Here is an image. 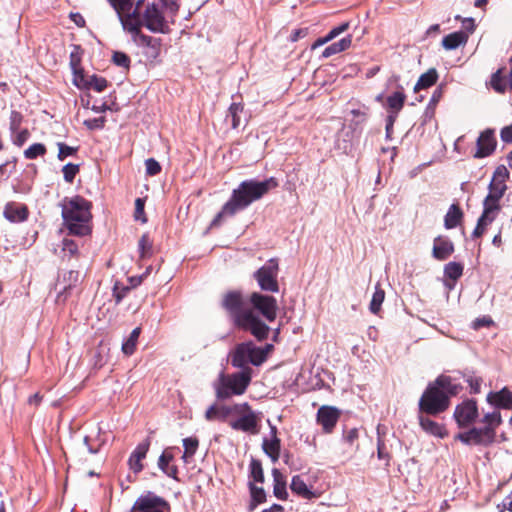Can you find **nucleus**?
Listing matches in <instances>:
<instances>
[{"instance_id":"ea45409f","label":"nucleus","mask_w":512,"mask_h":512,"mask_svg":"<svg viewBox=\"0 0 512 512\" xmlns=\"http://www.w3.org/2000/svg\"><path fill=\"white\" fill-rule=\"evenodd\" d=\"M140 259L150 258L153 255V241L147 233L143 234L138 241Z\"/></svg>"},{"instance_id":"a211bd4d","label":"nucleus","mask_w":512,"mask_h":512,"mask_svg":"<svg viewBox=\"0 0 512 512\" xmlns=\"http://www.w3.org/2000/svg\"><path fill=\"white\" fill-rule=\"evenodd\" d=\"M140 5L141 1L139 0L136 8L132 12L128 11L122 14V16H119L124 29L133 35L139 34L141 32V27L143 26V17L141 18L139 12Z\"/></svg>"},{"instance_id":"72a5a7b5","label":"nucleus","mask_w":512,"mask_h":512,"mask_svg":"<svg viewBox=\"0 0 512 512\" xmlns=\"http://www.w3.org/2000/svg\"><path fill=\"white\" fill-rule=\"evenodd\" d=\"M438 72L435 68H430L425 73L421 74L417 83L414 86V92H418L422 89H427L433 86L438 80Z\"/></svg>"},{"instance_id":"f704fd0d","label":"nucleus","mask_w":512,"mask_h":512,"mask_svg":"<svg viewBox=\"0 0 512 512\" xmlns=\"http://www.w3.org/2000/svg\"><path fill=\"white\" fill-rule=\"evenodd\" d=\"M232 413L231 408L227 406L211 405L205 413V418L208 421L222 420L224 421Z\"/></svg>"},{"instance_id":"4be33fe9","label":"nucleus","mask_w":512,"mask_h":512,"mask_svg":"<svg viewBox=\"0 0 512 512\" xmlns=\"http://www.w3.org/2000/svg\"><path fill=\"white\" fill-rule=\"evenodd\" d=\"M272 438H264L262 442V449L264 453L271 459L273 463H276L280 457L281 451V440L277 436V428L271 427Z\"/></svg>"},{"instance_id":"e433bc0d","label":"nucleus","mask_w":512,"mask_h":512,"mask_svg":"<svg viewBox=\"0 0 512 512\" xmlns=\"http://www.w3.org/2000/svg\"><path fill=\"white\" fill-rule=\"evenodd\" d=\"M63 258L67 260L78 259L80 257L79 245L76 241L64 238L62 240Z\"/></svg>"},{"instance_id":"338daca9","label":"nucleus","mask_w":512,"mask_h":512,"mask_svg":"<svg viewBox=\"0 0 512 512\" xmlns=\"http://www.w3.org/2000/svg\"><path fill=\"white\" fill-rule=\"evenodd\" d=\"M500 137L503 142L512 143V124L501 129Z\"/></svg>"},{"instance_id":"f03ea898","label":"nucleus","mask_w":512,"mask_h":512,"mask_svg":"<svg viewBox=\"0 0 512 512\" xmlns=\"http://www.w3.org/2000/svg\"><path fill=\"white\" fill-rule=\"evenodd\" d=\"M278 181L274 177L264 181L245 180L232 191L230 199L223 205L220 212L212 220V226L220 225L224 217L234 216L238 211L244 210L250 204L260 200L270 190L278 187Z\"/></svg>"},{"instance_id":"6e6552de","label":"nucleus","mask_w":512,"mask_h":512,"mask_svg":"<svg viewBox=\"0 0 512 512\" xmlns=\"http://www.w3.org/2000/svg\"><path fill=\"white\" fill-rule=\"evenodd\" d=\"M170 504L162 497L147 492L134 502L130 512H170Z\"/></svg>"},{"instance_id":"58836bf2","label":"nucleus","mask_w":512,"mask_h":512,"mask_svg":"<svg viewBox=\"0 0 512 512\" xmlns=\"http://www.w3.org/2000/svg\"><path fill=\"white\" fill-rule=\"evenodd\" d=\"M249 478L251 482L263 483L264 482V470L260 460L252 458L249 465Z\"/></svg>"},{"instance_id":"f257e3e1","label":"nucleus","mask_w":512,"mask_h":512,"mask_svg":"<svg viewBox=\"0 0 512 512\" xmlns=\"http://www.w3.org/2000/svg\"><path fill=\"white\" fill-rule=\"evenodd\" d=\"M221 307L226 311L235 328L249 332L258 341L268 338L270 328L255 311L272 322L276 319L278 310L277 301L273 296L253 292L247 298L240 290L224 293Z\"/></svg>"},{"instance_id":"a878e982","label":"nucleus","mask_w":512,"mask_h":512,"mask_svg":"<svg viewBox=\"0 0 512 512\" xmlns=\"http://www.w3.org/2000/svg\"><path fill=\"white\" fill-rule=\"evenodd\" d=\"M290 489L294 494L303 499L311 500L318 497V494L308 487L300 475H295L292 477Z\"/></svg>"},{"instance_id":"680f3d73","label":"nucleus","mask_w":512,"mask_h":512,"mask_svg":"<svg viewBox=\"0 0 512 512\" xmlns=\"http://www.w3.org/2000/svg\"><path fill=\"white\" fill-rule=\"evenodd\" d=\"M349 26H350L349 22H343L339 26H336V27L332 28L329 31V33L326 35V39H329V41L333 40L334 38H336L340 34H342L345 31H347L349 29Z\"/></svg>"},{"instance_id":"a19ab883","label":"nucleus","mask_w":512,"mask_h":512,"mask_svg":"<svg viewBox=\"0 0 512 512\" xmlns=\"http://www.w3.org/2000/svg\"><path fill=\"white\" fill-rule=\"evenodd\" d=\"M481 422L485 424L483 429H488L489 431L496 433V428L502 423L501 413L499 411L487 413L481 419Z\"/></svg>"},{"instance_id":"f8f14e48","label":"nucleus","mask_w":512,"mask_h":512,"mask_svg":"<svg viewBox=\"0 0 512 512\" xmlns=\"http://www.w3.org/2000/svg\"><path fill=\"white\" fill-rule=\"evenodd\" d=\"M497 147V138L495 130L487 128L482 131L476 141V151L473 157L476 159H482L491 156Z\"/></svg>"},{"instance_id":"c85d7f7f","label":"nucleus","mask_w":512,"mask_h":512,"mask_svg":"<svg viewBox=\"0 0 512 512\" xmlns=\"http://www.w3.org/2000/svg\"><path fill=\"white\" fill-rule=\"evenodd\" d=\"M422 414L423 413L419 414L418 419H419V424H420L421 428L425 432H427L433 436L440 437V438H443L447 435V432H446L444 426H442L441 424L435 422L434 420H432L429 417L424 416Z\"/></svg>"},{"instance_id":"5701e85b","label":"nucleus","mask_w":512,"mask_h":512,"mask_svg":"<svg viewBox=\"0 0 512 512\" xmlns=\"http://www.w3.org/2000/svg\"><path fill=\"white\" fill-rule=\"evenodd\" d=\"M454 253V244L450 239L438 236L434 239L432 255L439 261L448 259Z\"/></svg>"},{"instance_id":"aec40b11","label":"nucleus","mask_w":512,"mask_h":512,"mask_svg":"<svg viewBox=\"0 0 512 512\" xmlns=\"http://www.w3.org/2000/svg\"><path fill=\"white\" fill-rule=\"evenodd\" d=\"M250 358L249 344L247 342L240 343L236 345L231 353V365L241 369V371L252 370L249 367V364H251Z\"/></svg>"},{"instance_id":"2f4dec72","label":"nucleus","mask_w":512,"mask_h":512,"mask_svg":"<svg viewBox=\"0 0 512 512\" xmlns=\"http://www.w3.org/2000/svg\"><path fill=\"white\" fill-rule=\"evenodd\" d=\"M406 101V95L403 91H396L387 97L388 115L398 117L399 112L403 109Z\"/></svg>"},{"instance_id":"0e129e2a","label":"nucleus","mask_w":512,"mask_h":512,"mask_svg":"<svg viewBox=\"0 0 512 512\" xmlns=\"http://www.w3.org/2000/svg\"><path fill=\"white\" fill-rule=\"evenodd\" d=\"M467 383L470 387V392L477 394L480 392L482 379L478 377H469L467 379Z\"/></svg>"},{"instance_id":"bb28decb","label":"nucleus","mask_w":512,"mask_h":512,"mask_svg":"<svg viewBox=\"0 0 512 512\" xmlns=\"http://www.w3.org/2000/svg\"><path fill=\"white\" fill-rule=\"evenodd\" d=\"M272 477H273V494L279 500H287L288 492H287V481L286 477L283 473L277 469H272Z\"/></svg>"},{"instance_id":"c756f323","label":"nucleus","mask_w":512,"mask_h":512,"mask_svg":"<svg viewBox=\"0 0 512 512\" xmlns=\"http://www.w3.org/2000/svg\"><path fill=\"white\" fill-rule=\"evenodd\" d=\"M75 74H76L75 84L78 87L83 86V87H87V88H92L93 90H95L97 92H102L108 86V81L103 77H99L97 75H92L88 81H86L85 83H82L83 75L80 74L78 76V72L76 70H75Z\"/></svg>"},{"instance_id":"7ed1b4c3","label":"nucleus","mask_w":512,"mask_h":512,"mask_svg":"<svg viewBox=\"0 0 512 512\" xmlns=\"http://www.w3.org/2000/svg\"><path fill=\"white\" fill-rule=\"evenodd\" d=\"M462 386L455 383L450 376L440 375L429 383L419 399V412L437 416L450 406V398L456 396Z\"/></svg>"},{"instance_id":"2eb2a0df","label":"nucleus","mask_w":512,"mask_h":512,"mask_svg":"<svg viewBox=\"0 0 512 512\" xmlns=\"http://www.w3.org/2000/svg\"><path fill=\"white\" fill-rule=\"evenodd\" d=\"M500 210V208L483 203V212L477 221L475 229L472 232V237H481L486 232L488 226H490L496 219Z\"/></svg>"},{"instance_id":"6ab92c4d","label":"nucleus","mask_w":512,"mask_h":512,"mask_svg":"<svg viewBox=\"0 0 512 512\" xmlns=\"http://www.w3.org/2000/svg\"><path fill=\"white\" fill-rule=\"evenodd\" d=\"M3 215L12 223H21L28 219L29 209L26 204L8 202L4 207Z\"/></svg>"},{"instance_id":"3c124183","label":"nucleus","mask_w":512,"mask_h":512,"mask_svg":"<svg viewBox=\"0 0 512 512\" xmlns=\"http://www.w3.org/2000/svg\"><path fill=\"white\" fill-rule=\"evenodd\" d=\"M111 6L115 9L118 16L128 12L132 8V0H109Z\"/></svg>"},{"instance_id":"c9c22d12","label":"nucleus","mask_w":512,"mask_h":512,"mask_svg":"<svg viewBox=\"0 0 512 512\" xmlns=\"http://www.w3.org/2000/svg\"><path fill=\"white\" fill-rule=\"evenodd\" d=\"M182 442L184 447V453L181 458L185 463H188L198 450L199 439L197 437H187L184 438Z\"/></svg>"},{"instance_id":"4c0bfd02","label":"nucleus","mask_w":512,"mask_h":512,"mask_svg":"<svg viewBox=\"0 0 512 512\" xmlns=\"http://www.w3.org/2000/svg\"><path fill=\"white\" fill-rule=\"evenodd\" d=\"M385 299V291L381 288L380 283L375 285V291L369 304L371 313L377 315L381 310V305Z\"/></svg>"},{"instance_id":"423d86ee","label":"nucleus","mask_w":512,"mask_h":512,"mask_svg":"<svg viewBox=\"0 0 512 512\" xmlns=\"http://www.w3.org/2000/svg\"><path fill=\"white\" fill-rule=\"evenodd\" d=\"M509 177L510 173L505 165H499L495 168L492 179L488 185V194L483 201L484 204L501 209L500 200L508 189L506 183Z\"/></svg>"},{"instance_id":"0eeeda50","label":"nucleus","mask_w":512,"mask_h":512,"mask_svg":"<svg viewBox=\"0 0 512 512\" xmlns=\"http://www.w3.org/2000/svg\"><path fill=\"white\" fill-rule=\"evenodd\" d=\"M279 265L277 259H270L265 265L254 273V278L263 291L276 293L279 291L278 284Z\"/></svg>"},{"instance_id":"8fccbe9b","label":"nucleus","mask_w":512,"mask_h":512,"mask_svg":"<svg viewBox=\"0 0 512 512\" xmlns=\"http://www.w3.org/2000/svg\"><path fill=\"white\" fill-rule=\"evenodd\" d=\"M57 146H58L57 158L60 161H64L69 156L76 155L79 150V147H71L63 142L57 143Z\"/></svg>"},{"instance_id":"ddd939ff","label":"nucleus","mask_w":512,"mask_h":512,"mask_svg":"<svg viewBox=\"0 0 512 512\" xmlns=\"http://www.w3.org/2000/svg\"><path fill=\"white\" fill-rule=\"evenodd\" d=\"M341 412L333 406H321L317 411V423L321 425L324 433H332L339 421Z\"/></svg>"},{"instance_id":"de8ad7c7","label":"nucleus","mask_w":512,"mask_h":512,"mask_svg":"<svg viewBox=\"0 0 512 512\" xmlns=\"http://www.w3.org/2000/svg\"><path fill=\"white\" fill-rule=\"evenodd\" d=\"M244 106L241 103H232L228 109V116L231 117L232 128L236 129L240 125L239 114L243 112Z\"/></svg>"},{"instance_id":"49530a36","label":"nucleus","mask_w":512,"mask_h":512,"mask_svg":"<svg viewBox=\"0 0 512 512\" xmlns=\"http://www.w3.org/2000/svg\"><path fill=\"white\" fill-rule=\"evenodd\" d=\"M249 344V352L251 355L250 362L254 366H260L265 362L264 353L261 350V347L255 346L252 341L247 342Z\"/></svg>"},{"instance_id":"69168bd1","label":"nucleus","mask_w":512,"mask_h":512,"mask_svg":"<svg viewBox=\"0 0 512 512\" xmlns=\"http://www.w3.org/2000/svg\"><path fill=\"white\" fill-rule=\"evenodd\" d=\"M396 119L394 115H387L386 117V138L391 139L393 134V127L396 122Z\"/></svg>"},{"instance_id":"5fc2aeb1","label":"nucleus","mask_w":512,"mask_h":512,"mask_svg":"<svg viewBox=\"0 0 512 512\" xmlns=\"http://www.w3.org/2000/svg\"><path fill=\"white\" fill-rule=\"evenodd\" d=\"M130 287L128 286H120L119 282H116L113 287V297L115 298L116 305L120 304L124 297L130 291Z\"/></svg>"},{"instance_id":"b1692460","label":"nucleus","mask_w":512,"mask_h":512,"mask_svg":"<svg viewBox=\"0 0 512 512\" xmlns=\"http://www.w3.org/2000/svg\"><path fill=\"white\" fill-rule=\"evenodd\" d=\"M137 37V42L139 45L146 47L148 50L146 54L150 58H157L161 52V39L154 38L149 35H145L142 32L135 35Z\"/></svg>"},{"instance_id":"603ef678","label":"nucleus","mask_w":512,"mask_h":512,"mask_svg":"<svg viewBox=\"0 0 512 512\" xmlns=\"http://www.w3.org/2000/svg\"><path fill=\"white\" fill-rule=\"evenodd\" d=\"M112 62L119 67L128 69L130 67V57L121 51H116L112 55Z\"/></svg>"},{"instance_id":"7c9ffc66","label":"nucleus","mask_w":512,"mask_h":512,"mask_svg":"<svg viewBox=\"0 0 512 512\" xmlns=\"http://www.w3.org/2000/svg\"><path fill=\"white\" fill-rule=\"evenodd\" d=\"M463 211L458 203L452 204L445 217H444V225L447 229H453L456 228L458 225L461 224L463 220Z\"/></svg>"},{"instance_id":"864d4df0","label":"nucleus","mask_w":512,"mask_h":512,"mask_svg":"<svg viewBox=\"0 0 512 512\" xmlns=\"http://www.w3.org/2000/svg\"><path fill=\"white\" fill-rule=\"evenodd\" d=\"M23 122V115L16 110H13L10 114V123H9V129L11 133H16Z\"/></svg>"},{"instance_id":"4d7b16f0","label":"nucleus","mask_w":512,"mask_h":512,"mask_svg":"<svg viewBox=\"0 0 512 512\" xmlns=\"http://www.w3.org/2000/svg\"><path fill=\"white\" fill-rule=\"evenodd\" d=\"M145 200L142 198H137L135 200V212L134 218L136 220H140L142 223L147 222V218L144 213Z\"/></svg>"},{"instance_id":"c03bdc74","label":"nucleus","mask_w":512,"mask_h":512,"mask_svg":"<svg viewBox=\"0 0 512 512\" xmlns=\"http://www.w3.org/2000/svg\"><path fill=\"white\" fill-rule=\"evenodd\" d=\"M248 486L253 507L266 501V493L262 487L257 486L253 482H249Z\"/></svg>"},{"instance_id":"052dcab7","label":"nucleus","mask_w":512,"mask_h":512,"mask_svg":"<svg viewBox=\"0 0 512 512\" xmlns=\"http://www.w3.org/2000/svg\"><path fill=\"white\" fill-rule=\"evenodd\" d=\"M29 137H30V132L27 128H25L20 131L18 130L16 135L13 137L12 141H13L14 145L21 147L29 139Z\"/></svg>"},{"instance_id":"473e14b6","label":"nucleus","mask_w":512,"mask_h":512,"mask_svg":"<svg viewBox=\"0 0 512 512\" xmlns=\"http://www.w3.org/2000/svg\"><path fill=\"white\" fill-rule=\"evenodd\" d=\"M82 281V277L79 271L77 270H69L64 273L62 278L63 283V291L60 294H65L66 296L70 293V291L76 288Z\"/></svg>"},{"instance_id":"e2e57ef3","label":"nucleus","mask_w":512,"mask_h":512,"mask_svg":"<svg viewBox=\"0 0 512 512\" xmlns=\"http://www.w3.org/2000/svg\"><path fill=\"white\" fill-rule=\"evenodd\" d=\"M499 512H512V491L497 505Z\"/></svg>"},{"instance_id":"20e7f679","label":"nucleus","mask_w":512,"mask_h":512,"mask_svg":"<svg viewBox=\"0 0 512 512\" xmlns=\"http://www.w3.org/2000/svg\"><path fill=\"white\" fill-rule=\"evenodd\" d=\"M63 225L70 235H91L93 215L92 203L80 195L65 197L60 203Z\"/></svg>"},{"instance_id":"dca6fc26","label":"nucleus","mask_w":512,"mask_h":512,"mask_svg":"<svg viewBox=\"0 0 512 512\" xmlns=\"http://www.w3.org/2000/svg\"><path fill=\"white\" fill-rule=\"evenodd\" d=\"M510 65L508 75L505 74V67H501L490 77L489 85L498 94H504L507 89L512 90V63Z\"/></svg>"},{"instance_id":"6e6d98bb","label":"nucleus","mask_w":512,"mask_h":512,"mask_svg":"<svg viewBox=\"0 0 512 512\" xmlns=\"http://www.w3.org/2000/svg\"><path fill=\"white\" fill-rule=\"evenodd\" d=\"M146 174L148 176H156L158 175L162 168L157 160L154 158H149L145 161Z\"/></svg>"},{"instance_id":"bf43d9fd","label":"nucleus","mask_w":512,"mask_h":512,"mask_svg":"<svg viewBox=\"0 0 512 512\" xmlns=\"http://www.w3.org/2000/svg\"><path fill=\"white\" fill-rule=\"evenodd\" d=\"M359 438V432L357 428H352L348 431H346L343 435L344 441L349 444L350 446H355L356 449H358V443L357 440Z\"/></svg>"},{"instance_id":"393cba45","label":"nucleus","mask_w":512,"mask_h":512,"mask_svg":"<svg viewBox=\"0 0 512 512\" xmlns=\"http://www.w3.org/2000/svg\"><path fill=\"white\" fill-rule=\"evenodd\" d=\"M487 401L498 408L512 409V392L504 387L498 392L488 394Z\"/></svg>"},{"instance_id":"412c9836","label":"nucleus","mask_w":512,"mask_h":512,"mask_svg":"<svg viewBox=\"0 0 512 512\" xmlns=\"http://www.w3.org/2000/svg\"><path fill=\"white\" fill-rule=\"evenodd\" d=\"M150 439L146 438L142 442H140L134 451L131 453L129 459H128V465L129 468L134 473H139L143 470L144 466L142 464V460L145 459L149 448H150Z\"/></svg>"},{"instance_id":"f3484780","label":"nucleus","mask_w":512,"mask_h":512,"mask_svg":"<svg viewBox=\"0 0 512 512\" xmlns=\"http://www.w3.org/2000/svg\"><path fill=\"white\" fill-rule=\"evenodd\" d=\"M230 426L234 430L246 432L252 435L259 433V419L252 411L239 417L235 421H232Z\"/></svg>"},{"instance_id":"1a4fd4ad","label":"nucleus","mask_w":512,"mask_h":512,"mask_svg":"<svg viewBox=\"0 0 512 512\" xmlns=\"http://www.w3.org/2000/svg\"><path fill=\"white\" fill-rule=\"evenodd\" d=\"M478 415L476 400L467 399L456 406L453 416L460 428H466L475 422Z\"/></svg>"},{"instance_id":"cd10ccee","label":"nucleus","mask_w":512,"mask_h":512,"mask_svg":"<svg viewBox=\"0 0 512 512\" xmlns=\"http://www.w3.org/2000/svg\"><path fill=\"white\" fill-rule=\"evenodd\" d=\"M468 39H469V35L467 32L462 31V30L456 31V32L446 35L442 39V46L446 50H454L460 46L466 45V43L468 42Z\"/></svg>"},{"instance_id":"a18cd8bd","label":"nucleus","mask_w":512,"mask_h":512,"mask_svg":"<svg viewBox=\"0 0 512 512\" xmlns=\"http://www.w3.org/2000/svg\"><path fill=\"white\" fill-rule=\"evenodd\" d=\"M47 152L46 146L42 143H34L24 151L26 159L33 160L39 156H44Z\"/></svg>"},{"instance_id":"9b49d317","label":"nucleus","mask_w":512,"mask_h":512,"mask_svg":"<svg viewBox=\"0 0 512 512\" xmlns=\"http://www.w3.org/2000/svg\"><path fill=\"white\" fill-rule=\"evenodd\" d=\"M455 439L466 445H483L488 446L495 440V432L483 428H471L469 431L459 433Z\"/></svg>"},{"instance_id":"09e8293b","label":"nucleus","mask_w":512,"mask_h":512,"mask_svg":"<svg viewBox=\"0 0 512 512\" xmlns=\"http://www.w3.org/2000/svg\"><path fill=\"white\" fill-rule=\"evenodd\" d=\"M79 171H80V166L78 164L68 163V164L64 165L62 168L64 180L69 184L73 183V181H74L76 175L79 173Z\"/></svg>"},{"instance_id":"4468645a","label":"nucleus","mask_w":512,"mask_h":512,"mask_svg":"<svg viewBox=\"0 0 512 512\" xmlns=\"http://www.w3.org/2000/svg\"><path fill=\"white\" fill-rule=\"evenodd\" d=\"M175 450L176 447H167L163 450L162 454L158 458V468L169 478L179 481L178 478V467L175 462Z\"/></svg>"},{"instance_id":"37998d69","label":"nucleus","mask_w":512,"mask_h":512,"mask_svg":"<svg viewBox=\"0 0 512 512\" xmlns=\"http://www.w3.org/2000/svg\"><path fill=\"white\" fill-rule=\"evenodd\" d=\"M463 265L459 262H449L445 265L444 275L446 278L457 281L463 275Z\"/></svg>"},{"instance_id":"39448f33","label":"nucleus","mask_w":512,"mask_h":512,"mask_svg":"<svg viewBox=\"0 0 512 512\" xmlns=\"http://www.w3.org/2000/svg\"><path fill=\"white\" fill-rule=\"evenodd\" d=\"M252 372V370H245L232 374L221 373L214 383L216 398L226 400L234 395L244 394L251 383Z\"/></svg>"},{"instance_id":"774afa93","label":"nucleus","mask_w":512,"mask_h":512,"mask_svg":"<svg viewBox=\"0 0 512 512\" xmlns=\"http://www.w3.org/2000/svg\"><path fill=\"white\" fill-rule=\"evenodd\" d=\"M335 43L338 46L339 52H343L350 48V46L352 44V36L347 35L346 37L342 38L341 40H339L338 42H335Z\"/></svg>"},{"instance_id":"79ce46f5","label":"nucleus","mask_w":512,"mask_h":512,"mask_svg":"<svg viewBox=\"0 0 512 512\" xmlns=\"http://www.w3.org/2000/svg\"><path fill=\"white\" fill-rule=\"evenodd\" d=\"M140 333H141V328L136 327L131 332L129 338L123 343L122 351L125 355L130 356L135 352L136 344H137L138 338L140 336Z\"/></svg>"},{"instance_id":"9d476101","label":"nucleus","mask_w":512,"mask_h":512,"mask_svg":"<svg viewBox=\"0 0 512 512\" xmlns=\"http://www.w3.org/2000/svg\"><path fill=\"white\" fill-rule=\"evenodd\" d=\"M142 22L143 26L154 33H166L168 30L163 13L154 3L146 6Z\"/></svg>"},{"instance_id":"13d9d810","label":"nucleus","mask_w":512,"mask_h":512,"mask_svg":"<svg viewBox=\"0 0 512 512\" xmlns=\"http://www.w3.org/2000/svg\"><path fill=\"white\" fill-rule=\"evenodd\" d=\"M105 122H106L105 117H98V118L87 119L83 122V124L89 130H100V129L104 128Z\"/></svg>"}]
</instances>
